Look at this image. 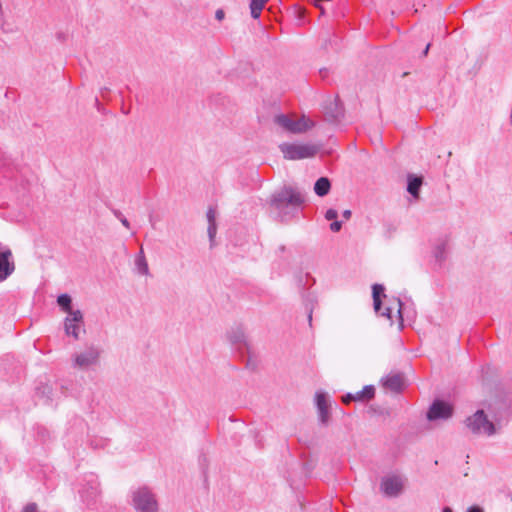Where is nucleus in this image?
Instances as JSON below:
<instances>
[{"instance_id": "20", "label": "nucleus", "mask_w": 512, "mask_h": 512, "mask_svg": "<svg viewBox=\"0 0 512 512\" xmlns=\"http://www.w3.org/2000/svg\"><path fill=\"white\" fill-rule=\"evenodd\" d=\"M71 297L68 294H61L57 298V303L61 307V309L70 315L71 312L75 310L71 309Z\"/></svg>"}, {"instance_id": "15", "label": "nucleus", "mask_w": 512, "mask_h": 512, "mask_svg": "<svg viewBox=\"0 0 512 512\" xmlns=\"http://www.w3.org/2000/svg\"><path fill=\"white\" fill-rule=\"evenodd\" d=\"M423 184V178L415 175H408L407 191L414 197H419V191Z\"/></svg>"}, {"instance_id": "22", "label": "nucleus", "mask_w": 512, "mask_h": 512, "mask_svg": "<svg viewBox=\"0 0 512 512\" xmlns=\"http://www.w3.org/2000/svg\"><path fill=\"white\" fill-rule=\"evenodd\" d=\"M215 218H216L215 210L212 208H209V210L207 211V220L209 222V225L216 224Z\"/></svg>"}, {"instance_id": "33", "label": "nucleus", "mask_w": 512, "mask_h": 512, "mask_svg": "<svg viewBox=\"0 0 512 512\" xmlns=\"http://www.w3.org/2000/svg\"><path fill=\"white\" fill-rule=\"evenodd\" d=\"M308 322H309V325L311 326L312 325V309H310L309 314H308Z\"/></svg>"}, {"instance_id": "21", "label": "nucleus", "mask_w": 512, "mask_h": 512, "mask_svg": "<svg viewBox=\"0 0 512 512\" xmlns=\"http://www.w3.org/2000/svg\"><path fill=\"white\" fill-rule=\"evenodd\" d=\"M434 255H435V258L438 260V261H443L445 260V257H446V245L444 243L438 245L434 251Z\"/></svg>"}, {"instance_id": "4", "label": "nucleus", "mask_w": 512, "mask_h": 512, "mask_svg": "<svg viewBox=\"0 0 512 512\" xmlns=\"http://www.w3.org/2000/svg\"><path fill=\"white\" fill-rule=\"evenodd\" d=\"M274 121L285 131L292 134L305 133L315 126L314 121L305 115L295 118L290 115L280 114L275 117Z\"/></svg>"}, {"instance_id": "35", "label": "nucleus", "mask_w": 512, "mask_h": 512, "mask_svg": "<svg viewBox=\"0 0 512 512\" xmlns=\"http://www.w3.org/2000/svg\"><path fill=\"white\" fill-rule=\"evenodd\" d=\"M442 512H453L451 508L445 507Z\"/></svg>"}, {"instance_id": "13", "label": "nucleus", "mask_w": 512, "mask_h": 512, "mask_svg": "<svg viewBox=\"0 0 512 512\" xmlns=\"http://www.w3.org/2000/svg\"><path fill=\"white\" fill-rule=\"evenodd\" d=\"M375 395V388L373 385L365 386L361 391L356 393H348L342 397V401L345 404H349L351 401H368Z\"/></svg>"}, {"instance_id": "23", "label": "nucleus", "mask_w": 512, "mask_h": 512, "mask_svg": "<svg viewBox=\"0 0 512 512\" xmlns=\"http://www.w3.org/2000/svg\"><path fill=\"white\" fill-rule=\"evenodd\" d=\"M22 512H39V510L36 503H28L24 506Z\"/></svg>"}, {"instance_id": "28", "label": "nucleus", "mask_w": 512, "mask_h": 512, "mask_svg": "<svg viewBox=\"0 0 512 512\" xmlns=\"http://www.w3.org/2000/svg\"><path fill=\"white\" fill-rule=\"evenodd\" d=\"M397 313L399 318L402 320V302L400 299H397Z\"/></svg>"}, {"instance_id": "8", "label": "nucleus", "mask_w": 512, "mask_h": 512, "mask_svg": "<svg viewBox=\"0 0 512 512\" xmlns=\"http://www.w3.org/2000/svg\"><path fill=\"white\" fill-rule=\"evenodd\" d=\"M83 313L80 310L71 312L64 320V330L66 335L72 336L78 340L80 338V330L83 326Z\"/></svg>"}, {"instance_id": "5", "label": "nucleus", "mask_w": 512, "mask_h": 512, "mask_svg": "<svg viewBox=\"0 0 512 512\" xmlns=\"http://www.w3.org/2000/svg\"><path fill=\"white\" fill-rule=\"evenodd\" d=\"M101 351L97 346L90 345L75 352L72 357V367L77 370H89L100 363Z\"/></svg>"}, {"instance_id": "31", "label": "nucleus", "mask_w": 512, "mask_h": 512, "mask_svg": "<svg viewBox=\"0 0 512 512\" xmlns=\"http://www.w3.org/2000/svg\"><path fill=\"white\" fill-rule=\"evenodd\" d=\"M120 221L126 228H129L130 224L125 217L120 218Z\"/></svg>"}, {"instance_id": "25", "label": "nucleus", "mask_w": 512, "mask_h": 512, "mask_svg": "<svg viewBox=\"0 0 512 512\" xmlns=\"http://www.w3.org/2000/svg\"><path fill=\"white\" fill-rule=\"evenodd\" d=\"M216 231H217L216 224H212V225L208 226V235H209L210 241H213V239L216 235Z\"/></svg>"}, {"instance_id": "16", "label": "nucleus", "mask_w": 512, "mask_h": 512, "mask_svg": "<svg viewBox=\"0 0 512 512\" xmlns=\"http://www.w3.org/2000/svg\"><path fill=\"white\" fill-rule=\"evenodd\" d=\"M331 183L327 177L319 178L314 185V192L316 195L323 197L330 191Z\"/></svg>"}, {"instance_id": "34", "label": "nucleus", "mask_w": 512, "mask_h": 512, "mask_svg": "<svg viewBox=\"0 0 512 512\" xmlns=\"http://www.w3.org/2000/svg\"><path fill=\"white\" fill-rule=\"evenodd\" d=\"M429 47H430V44H428L425 48V50L423 51V55L426 56L428 54V51H429Z\"/></svg>"}, {"instance_id": "2", "label": "nucleus", "mask_w": 512, "mask_h": 512, "mask_svg": "<svg viewBox=\"0 0 512 512\" xmlns=\"http://www.w3.org/2000/svg\"><path fill=\"white\" fill-rule=\"evenodd\" d=\"M131 505L135 512L159 511L156 495L147 486H140L131 491Z\"/></svg>"}, {"instance_id": "17", "label": "nucleus", "mask_w": 512, "mask_h": 512, "mask_svg": "<svg viewBox=\"0 0 512 512\" xmlns=\"http://www.w3.org/2000/svg\"><path fill=\"white\" fill-rule=\"evenodd\" d=\"M135 266L139 274L141 275H149V267L148 263L146 261L143 248L141 247L139 254L137 255L135 259Z\"/></svg>"}, {"instance_id": "6", "label": "nucleus", "mask_w": 512, "mask_h": 512, "mask_svg": "<svg viewBox=\"0 0 512 512\" xmlns=\"http://www.w3.org/2000/svg\"><path fill=\"white\" fill-rule=\"evenodd\" d=\"M466 429L473 435L492 436L496 433L495 425L483 410H477L465 420Z\"/></svg>"}, {"instance_id": "3", "label": "nucleus", "mask_w": 512, "mask_h": 512, "mask_svg": "<svg viewBox=\"0 0 512 512\" xmlns=\"http://www.w3.org/2000/svg\"><path fill=\"white\" fill-rule=\"evenodd\" d=\"M279 149L287 160H301L314 157L320 146L312 143H282Z\"/></svg>"}, {"instance_id": "29", "label": "nucleus", "mask_w": 512, "mask_h": 512, "mask_svg": "<svg viewBox=\"0 0 512 512\" xmlns=\"http://www.w3.org/2000/svg\"><path fill=\"white\" fill-rule=\"evenodd\" d=\"M391 313H392V308L391 307H387L382 313L381 315L382 316H386L388 318H391Z\"/></svg>"}, {"instance_id": "10", "label": "nucleus", "mask_w": 512, "mask_h": 512, "mask_svg": "<svg viewBox=\"0 0 512 512\" xmlns=\"http://www.w3.org/2000/svg\"><path fill=\"white\" fill-rule=\"evenodd\" d=\"M315 402L318 412L319 421L323 425H327L330 420L331 401L326 392L318 391L315 394Z\"/></svg>"}, {"instance_id": "30", "label": "nucleus", "mask_w": 512, "mask_h": 512, "mask_svg": "<svg viewBox=\"0 0 512 512\" xmlns=\"http://www.w3.org/2000/svg\"><path fill=\"white\" fill-rule=\"evenodd\" d=\"M467 512H483V509L479 506H472L468 509Z\"/></svg>"}, {"instance_id": "18", "label": "nucleus", "mask_w": 512, "mask_h": 512, "mask_svg": "<svg viewBox=\"0 0 512 512\" xmlns=\"http://www.w3.org/2000/svg\"><path fill=\"white\" fill-rule=\"evenodd\" d=\"M373 291V305L374 309L377 313L380 312L381 309V299L380 296L384 292V287L380 284H374L372 287Z\"/></svg>"}, {"instance_id": "9", "label": "nucleus", "mask_w": 512, "mask_h": 512, "mask_svg": "<svg viewBox=\"0 0 512 512\" xmlns=\"http://www.w3.org/2000/svg\"><path fill=\"white\" fill-rule=\"evenodd\" d=\"M452 414L453 408L450 404L441 400H436L432 403L427 412V419L429 421H435L440 419L447 420L452 416Z\"/></svg>"}, {"instance_id": "7", "label": "nucleus", "mask_w": 512, "mask_h": 512, "mask_svg": "<svg viewBox=\"0 0 512 512\" xmlns=\"http://www.w3.org/2000/svg\"><path fill=\"white\" fill-rule=\"evenodd\" d=\"M405 479L400 475H389L382 478L380 483L381 492L387 497H397L403 490Z\"/></svg>"}, {"instance_id": "36", "label": "nucleus", "mask_w": 512, "mask_h": 512, "mask_svg": "<svg viewBox=\"0 0 512 512\" xmlns=\"http://www.w3.org/2000/svg\"><path fill=\"white\" fill-rule=\"evenodd\" d=\"M511 500H512V494H511Z\"/></svg>"}, {"instance_id": "27", "label": "nucleus", "mask_w": 512, "mask_h": 512, "mask_svg": "<svg viewBox=\"0 0 512 512\" xmlns=\"http://www.w3.org/2000/svg\"><path fill=\"white\" fill-rule=\"evenodd\" d=\"M224 17H225V13H224V11H223V10H221V9H218V10L216 11V13H215V18H216L218 21H221V20H223V19H224Z\"/></svg>"}, {"instance_id": "11", "label": "nucleus", "mask_w": 512, "mask_h": 512, "mask_svg": "<svg viewBox=\"0 0 512 512\" xmlns=\"http://www.w3.org/2000/svg\"><path fill=\"white\" fill-rule=\"evenodd\" d=\"M15 270L10 249L0 251V282L6 280Z\"/></svg>"}, {"instance_id": "14", "label": "nucleus", "mask_w": 512, "mask_h": 512, "mask_svg": "<svg viewBox=\"0 0 512 512\" xmlns=\"http://www.w3.org/2000/svg\"><path fill=\"white\" fill-rule=\"evenodd\" d=\"M382 385L385 389L398 393L405 387V381L402 374H389L382 379Z\"/></svg>"}, {"instance_id": "32", "label": "nucleus", "mask_w": 512, "mask_h": 512, "mask_svg": "<svg viewBox=\"0 0 512 512\" xmlns=\"http://www.w3.org/2000/svg\"><path fill=\"white\" fill-rule=\"evenodd\" d=\"M351 214H352V213H351V211H350V210H345V211L343 212V217H344L345 219H349V218L351 217Z\"/></svg>"}, {"instance_id": "19", "label": "nucleus", "mask_w": 512, "mask_h": 512, "mask_svg": "<svg viewBox=\"0 0 512 512\" xmlns=\"http://www.w3.org/2000/svg\"><path fill=\"white\" fill-rule=\"evenodd\" d=\"M268 0H251L250 3V10H251V16L254 19H258L260 16V13L262 9L264 8L265 4Z\"/></svg>"}, {"instance_id": "1", "label": "nucleus", "mask_w": 512, "mask_h": 512, "mask_svg": "<svg viewBox=\"0 0 512 512\" xmlns=\"http://www.w3.org/2000/svg\"><path fill=\"white\" fill-rule=\"evenodd\" d=\"M304 202V194L292 186H284L275 191L268 201L270 208L281 220L291 217Z\"/></svg>"}, {"instance_id": "12", "label": "nucleus", "mask_w": 512, "mask_h": 512, "mask_svg": "<svg viewBox=\"0 0 512 512\" xmlns=\"http://www.w3.org/2000/svg\"><path fill=\"white\" fill-rule=\"evenodd\" d=\"M227 340L234 345L248 346L246 329L243 324H235L226 332Z\"/></svg>"}, {"instance_id": "26", "label": "nucleus", "mask_w": 512, "mask_h": 512, "mask_svg": "<svg viewBox=\"0 0 512 512\" xmlns=\"http://www.w3.org/2000/svg\"><path fill=\"white\" fill-rule=\"evenodd\" d=\"M342 227V223L340 221H334L330 224V229L333 231V232H338L340 231Z\"/></svg>"}, {"instance_id": "24", "label": "nucleus", "mask_w": 512, "mask_h": 512, "mask_svg": "<svg viewBox=\"0 0 512 512\" xmlns=\"http://www.w3.org/2000/svg\"><path fill=\"white\" fill-rule=\"evenodd\" d=\"M338 217V213L335 209H328L325 213L327 220H335Z\"/></svg>"}]
</instances>
